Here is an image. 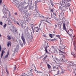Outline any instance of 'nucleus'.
<instances>
[{
  "mask_svg": "<svg viewBox=\"0 0 76 76\" xmlns=\"http://www.w3.org/2000/svg\"><path fill=\"white\" fill-rule=\"evenodd\" d=\"M75 64V62L72 63L73 66H74V67H76V64Z\"/></svg>",
  "mask_w": 76,
  "mask_h": 76,
  "instance_id": "obj_35",
  "label": "nucleus"
},
{
  "mask_svg": "<svg viewBox=\"0 0 76 76\" xmlns=\"http://www.w3.org/2000/svg\"><path fill=\"white\" fill-rule=\"evenodd\" d=\"M35 29H37V30L36 31V32H38L39 30V28H38V27L35 28Z\"/></svg>",
  "mask_w": 76,
  "mask_h": 76,
  "instance_id": "obj_21",
  "label": "nucleus"
},
{
  "mask_svg": "<svg viewBox=\"0 0 76 76\" xmlns=\"http://www.w3.org/2000/svg\"><path fill=\"white\" fill-rule=\"evenodd\" d=\"M51 41H57V39H52Z\"/></svg>",
  "mask_w": 76,
  "mask_h": 76,
  "instance_id": "obj_49",
  "label": "nucleus"
},
{
  "mask_svg": "<svg viewBox=\"0 0 76 76\" xmlns=\"http://www.w3.org/2000/svg\"><path fill=\"white\" fill-rule=\"evenodd\" d=\"M42 24V23L41 22L40 24H39V27H40V26H41V24Z\"/></svg>",
  "mask_w": 76,
  "mask_h": 76,
  "instance_id": "obj_45",
  "label": "nucleus"
},
{
  "mask_svg": "<svg viewBox=\"0 0 76 76\" xmlns=\"http://www.w3.org/2000/svg\"><path fill=\"white\" fill-rule=\"evenodd\" d=\"M34 69H35V68H36V67H35V66H34Z\"/></svg>",
  "mask_w": 76,
  "mask_h": 76,
  "instance_id": "obj_64",
  "label": "nucleus"
},
{
  "mask_svg": "<svg viewBox=\"0 0 76 76\" xmlns=\"http://www.w3.org/2000/svg\"><path fill=\"white\" fill-rule=\"evenodd\" d=\"M71 54H72V55L73 56L74 58H76V54H74V53H73V52L72 53V52H71Z\"/></svg>",
  "mask_w": 76,
  "mask_h": 76,
  "instance_id": "obj_14",
  "label": "nucleus"
},
{
  "mask_svg": "<svg viewBox=\"0 0 76 76\" xmlns=\"http://www.w3.org/2000/svg\"><path fill=\"white\" fill-rule=\"evenodd\" d=\"M7 37L8 38V39H9V40H10V39H11L12 38L9 35L7 36Z\"/></svg>",
  "mask_w": 76,
  "mask_h": 76,
  "instance_id": "obj_20",
  "label": "nucleus"
},
{
  "mask_svg": "<svg viewBox=\"0 0 76 76\" xmlns=\"http://www.w3.org/2000/svg\"><path fill=\"white\" fill-rule=\"evenodd\" d=\"M61 73H64V71H62L61 72Z\"/></svg>",
  "mask_w": 76,
  "mask_h": 76,
  "instance_id": "obj_61",
  "label": "nucleus"
},
{
  "mask_svg": "<svg viewBox=\"0 0 76 76\" xmlns=\"http://www.w3.org/2000/svg\"><path fill=\"white\" fill-rule=\"evenodd\" d=\"M33 16L35 17H39V14H38V10H35L33 13Z\"/></svg>",
  "mask_w": 76,
  "mask_h": 76,
  "instance_id": "obj_3",
  "label": "nucleus"
},
{
  "mask_svg": "<svg viewBox=\"0 0 76 76\" xmlns=\"http://www.w3.org/2000/svg\"><path fill=\"white\" fill-rule=\"evenodd\" d=\"M63 27H66V25H65V24L63 23Z\"/></svg>",
  "mask_w": 76,
  "mask_h": 76,
  "instance_id": "obj_40",
  "label": "nucleus"
},
{
  "mask_svg": "<svg viewBox=\"0 0 76 76\" xmlns=\"http://www.w3.org/2000/svg\"><path fill=\"white\" fill-rule=\"evenodd\" d=\"M59 50V52L61 53H62L63 54H65V53L64 52H63L61 51V50L58 49Z\"/></svg>",
  "mask_w": 76,
  "mask_h": 76,
  "instance_id": "obj_26",
  "label": "nucleus"
},
{
  "mask_svg": "<svg viewBox=\"0 0 76 76\" xmlns=\"http://www.w3.org/2000/svg\"><path fill=\"white\" fill-rule=\"evenodd\" d=\"M16 5H18V4H19V1H18L17 2H16Z\"/></svg>",
  "mask_w": 76,
  "mask_h": 76,
  "instance_id": "obj_36",
  "label": "nucleus"
},
{
  "mask_svg": "<svg viewBox=\"0 0 76 76\" xmlns=\"http://www.w3.org/2000/svg\"><path fill=\"white\" fill-rule=\"evenodd\" d=\"M16 66H15L14 67V70H16Z\"/></svg>",
  "mask_w": 76,
  "mask_h": 76,
  "instance_id": "obj_48",
  "label": "nucleus"
},
{
  "mask_svg": "<svg viewBox=\"0 0 76 76\" xmlns=\"http://www.w3.org/2000/svg\"><path fill=\"white\" fill-rule=\"evenodd\" d=\"M26 75H27V76H29L28 75H27L26 74L24 73L23 74V76H26Z\"/></svg>",
  "mask_w": 76,
  "mask_h": 76,
  "instance_id": "obj_37",
  "label": "nucleus"
},
{
  "mask_svg": "<svg viewBox=\"0 0 76 76\" xmlns=\"http://www.w3.org/2000/svg\"><path fill=\"white\" fill-rule=\"evenodd\" d=\"M49 36H50V38H53V35H52V34H50Z\"/></svg>",
  "mask_w": 76,
  "mask_h": 76,
  "instance_id": "obj_38",
  "label": "nucleus"
},
{
  "mask_svg": "<svg viewBox=\"0 0 76 76\" xmlns=\"http://www.w3.org/2000/svg\"><path fill=\"white\" fill-rule=\"evenodd\" d=\"M56 12H54L53 13V15H54L56 16H57V15H56Z\"/></svg>",
  "mask_w": 76,
  "mask_h": 76,
  "instance_id": "obj_32",
  "label": "nucleus"
},
{
  "mask_svg": "<svg viewBox=\"0 0 76 76\" xmlns=\"http://www.w3.org/2000/svg\"><path fill=\"white\" fill-rule=\"evenodd\" d=\"M43 37H46V35H45V34L43 35Z\"/></svg>",
  "mask_w": 76,
  "mask_h": 76,
  "instance_id": "obj_58",
  "label": "nucleus"
},
{
  "mask_svg": "<svg viewBox=\"0 0 76 76\" xmlns=\"http://www.w3.org/2000/svg\"><path fill=\"white\" fill-rule=\"evenodd\" d=\"M7 45V47H9V45H10V47H11V42L10 41L9 42H8Z\"/></svg>",
  "mask_w": 76,
  "mask_h": 76,
  "instance_id": "obj_16",
  "label": "nucleus"
},
{
  "mask_svg": "<svg viewBox=\"0 0 76 76\" xmlns=\"http://www.w3.org/2000/svg\"><path fill=\"white\" fill-rule=\"evenodd\" d=\"M59 47L61 50H63V49H64V48H65L66 47V46L61 43V44H60V45L59 46Z\"/></svg>",
  "mask_w": 76,
  "mask_h": 76,
  "instance_id": "obj_7",
  "label": "nucleus"
},
{
  "mask_svg": "<svg viewBox=\"0 0 76 76\" xmlns=\"http://www.w3.org/2000/svg\"><path fill=\"white\" fill-rule=\"evenodd\" d=\"M20 23V24H21V25H23V20H21Z\"/></svg>",
  "mask_w": 76,
  "mask_h": 76,
  "instance_id": "obj_25",
  "label": "nucleus"
},
{
  "mask_svg": "<svg viewBox=\"0 0 76 76\" xmlns=\"http://www.w3.org/2000/svg\"><path fill=\"white\" fill-rule=\"evenodd\" d=\"M41 0H39V1H35V4H37V3H39V2H41Z\"/></svg>",
  "mask_w": 76,
  "mask_h": 76,
  "instance_id": "obj_22",
  "label": "nucleus"
},
{
  "mask_svg": "<svg viewBox=\"0 0 76 76\" xmlns=\"http://www.w3.org/2000/svg\"><path fill=\"white\" fill-rule=\"evenodd\" d=\"M7 26V24H5L4 26V28H6Z\"/></svg>",
  "mask_w": 76,
  "mask_h": 76,
  "instance_id": "obj_44",
  "label": "nucleus"
},
{
  "mask_svg": "<svg viewBox=\"0 0 76 76\" xmlns=\"http://www.w3.org/2000/svg\"><path fill=\"white\" fill-rule=\"evenodd\" d=\"M19 50V47H17L15 48L14 51H18Z\"/></svg>",
  "mask_w": 76,
  "mask_h": 76,
  "instance_id": "obj_18",
  "label": "nucleus"
},
{
  "mask_svg": "<svg viewBox=\"0 0 76 76\" xmlns=\"http://www.w3.org/2000/svg\"><path fill=\"white\" fill-rule=\"evenodd\" d=\"M54 50H55V51H57V50H56V49H54Z\"/></svg>",
  "mask_w": 76,
  "mask_h": 76,
  "instance_id": "obj_60",
  "label": "nucleus"
},
{
  "mask_svg": "<svg viewBox=\"0 0 76 76\" xmlns=\"http://www.w3.org/2000/svg\"><path fill=\"white\" fill-rule=\"evenodd\" d=\"M19 42L20 45H21V47H23V43H22V41H21L20 40Z\"/></svg>",
  "mask_w": 76,
  "mask_h": 76,
  "instance_id": "obj_11",
  "label": "nucleus"
},
{
  "mask_svg": "<svg viewBox=\"0 0 76 76\" xmlns=\"http://www.w3.org/2000/svg\"><path fill=\"white\" fill-rule=\"evenodd\" d=\"M56 37H58L59 39H60V35H56Z\"/></svg>",
  "mask_w": 76,
  "mask_h": 76,
  "instance_id": "obj_29",
  "label": "nucleus"
},
{
  "mask_svg": "<svg viewBox=\"0 0 76 76\" xmlns=\"http://www.w3.org/2000/svg\"><path fill=\"white\" fill-rule=\"evenodd\" d=\"M42 18L43 19H44V16H42Z\"/></svg>",
  "mask_w": 76,
  "mask_h": 76,
  "instance_id": "obj_57",
  "label": "nucleus"
},
{
  "mask_svg": "<svg viewBox=\"0 0 76 76\" xmlns=\"http://www.w3.org/2000/svg\"><path fill=\"white\" fill-rule=\"evenodd\" d=\"M53 68L54 69H56V66H53Z\"/></svg>",
  "mask_w": 76,
  "mask_h": 76,
  "instance_id": "obj_51",
  "label": "nucleus"
},
{
  "mask_svg": "<svg viewBox=\"0 0 76 76\" xmlns=\"http://www.w3.org/2000/svg\"><path fill=\"white\" fill-rule=\"evenodd\" d=\"M12 32H13V33L14 34V35H16L17 33H18V31H17V30L16 29H14L13 28L12 30H11Z\"/></svg>",
  "mask_w": 76,
  "mask_h": 76,
  "instance_id": "obj_8",
  "label": "nucleus"
},
{
  "mask_svg": "<svg viewBox=\"0 0 76 76\" xmlns=\"http://www.w3.org/2000/svg\"><path fill=\"white\" fill-rule=\"evenodd\" d=\"M70 31H71L72 34H73V30L72 29H69Z\"/></svg>",
  "mask_w": 76,
  "mask_h": 76,
  "instance_id": "obj_33",
  "label": "nucleus"
},
{
  "mask_svg": "<svg viewBox=\"0 0 76 76\" xmlns=\"http://www.w3.org/2000/svg\"><path fill=\"white\" fill-rule=\"evenodd\" d=\"M25 10H23V13H24V14H26V11H24Z\"/></svg>",
  "mask_w": 76,
  "mask_h": 76,
  "instance_id": "obj_27",
  "label": "nucleus"
},
{
  "mask_svg": "<svg viewBox=\"0 0 76 76\" xmlns=\"http://www.w3.org/2000/svg\"><path fill=\"white\" fill-rule=\"evenodd\" d=\"M36 73H42V72L41 71L37 72H36Z\"/></svg>",
  "mask_w": 76,
  "mask_h": 76,
  "instance_id": "obj_52",
  "label": "nucleus"
},
{
  "mask_svg": "<svg viewBox=\"0 0 76 76\" xmlns=\"http://www.w3.org/2000/svg\"><path fill=\"white\" fill-rule=\"evenodd\" d=\"M7 73L8 74H9V72H8V71L7 70V69H6V70Z\"/></svg>",
  "mask_w": 76,
  "mask_h": 76,
  "instance_id": "obj_47",
  "label": "nucleus"
},
{
  "mask_svg": "<svg viewBox=\"0 0 76 76\" xmlns=\"http://www.w3.org/2000/svg\"><path fill=\"white\" fill-rule=\"evenodd\" d=\"M1 51V46L0 45V51Z\"/></svg>",
  "mask_w": 76,
  "mask_h": 76,
  "instance_id": "obj_43",
  "label": "nucleus"
},
{
  "mask_svg": "<svg viewBox=\"0 0 76 76\" xmlns=\"http://www.w3.org/2000/svg\"><path fill=\"white\" fill-rule=\"evenodd\" d=\"M9 51L8 50L7 52V55L5 56V58H7L9 56Z\"/></svg>",
  "mask_w": 76,
  "mask_h": 76,
  "instance_id": "obj_17",
  "label": "nucleus"
},
{
  "mask_svg": "<svg viewBox=\"0 0 76 76\" xmlns=\"http://www.w3.org/2000/svg\"><path fill=\"white\" fill-rule=\"evenodd\" d=\"M47 65L48 69H51V66H50L49 64H48Z\"/></svg>",
  "mask_w": 76,
  "mask_h": 76,
  "instance_id": "obj_23",
  "label": "nucleus"
},
{
  "mask_svg": "<svg viewBox=\"0 0 76 76\" xmlns=\"http://www.w3.org/2000/svg\"><path fill=\"white\" fill-rule=\"evenodd\" d=\"M18 8L20 10H20H23H23H26L28 8V6H26L24 8L23 4H20L19 6H18Z\"/></svg>",
  "mask_w": 76,
  "mask_h": 76,
  "instance_id": "obj_2",
  "label": "nucleus"
},
{
  "mask_svg": "<svg viewBox=\"0 0 76 76\" xmlns=\"http://www.w3.org/2000/svg\"><path fill=\"white\" fill-rule=\"evenodd\" d=\"M8 23L9 25H11V24H12V22L10 21H8Z\"/></svg>",
  "mask_w": 76,
  "mask_h": 76,
  "instance_id": "obj_30",
  "label": "nucleus"
},
{
  "mask_svg": "<svg viewBox=\"0 0 76 76\" xmlns=\"http://www.w3.org/2000/svg\"><path fill=\"white\" fill-rule=\"evenodd\" d=\"M24 21L26 23L28 22V16H23Z\"/></svg>",
  "mask_w": 76,
  "mask_h": 76,
  "instance_id": "obj_4",
  "label": "nucleus"
},
{
  "mask_svg": "<svg viewBox=\"0 0 76 76\" xmlns=\"http://www.w3.org/2000/svg\"><path fill=\"white\" fill-rule=\"evenodd\" d=\"M49 47V46H46V47H45V46H44V48L45 49L46 52L47 53H48V54H49V52H48L47 51V47Z\"/></svg>",
  "mask_w": 76,
  "mask_h": 76,
  "instance_id": "obj_9",
  "label": "nucleus"
},
{
  "mask_svg": "<svg viewBox=\"0 0 76 76\" xmlns=\"http://www.w3.org/2000/svg\"><path fill=\"white\" fill-rule=\"evenodd\" d=\"M51 11L52 12H54V10H53V9H51Z\"/></svg>",
  "mask_w": 76,
  "mask_h": 76,
  "instance_id": "obj_56",
  "label": "nucleus"
},
{
  "mask_svg": "<svg viewBox=\"0 0 76 76\" xmlns=\"http://www.w3.org/2000/svg\"><path fill=\"white\" fill-rule=\"evenodd\" d=\"M69 36H70V37H71V38H72V35H71V34H69V33L68 34Z\"/></svg>",
  "mask_w": 76,
  "mask_h": 76,
  "instance_id": "obj_41",
  "label": "nucleus"
},
{
  "mask_svg": "<svg viewBox=\"0 0 76 76\" xmlns=\"http://www.w3.org/2000/svg\"><path fill=\"white\" fill-rule=\"evenodd\" d=\"M55 26L56 28H57V25L55 24Z\"/></svg>",
  "mask_w": 76,
  "mask_h": 76,
  "instance_id": "obj_55",
  "label": "nucleus"
},
{
  "mask_svg": "<svg viewBox=\"0 0 76 76\" xmlns=\"http://www.w3.org/2000/svg\"><path fill=\"white\" fill-rule=\"evenodd\" d=\"M50 3H51V5L53 7V6H54V4H53V2H52V1H51Z\"/></svg>",
  "mask_w": 76,
  "mask_h": 76,
  "instance_id": "obj_34",
  "label": "nucleus"
},
{
  "mask_svg": "<svg viewBox=\"0 0 76 76\" xmlns=\"http://www.w3.org/2000/svg\"><path fill=\"white\" fill-rule=\"evenodd\" d=\"M59 72H59V71H57V75H59V74H60Z\"/></svg>",
  "mask_w": 76,
  "mask_h": 76,
  "instance_id": "obj_50",
  "label": "nucleus"
},
{
  "mask_svg": "<svg viewBox=\"0 0 76 76\" xmlns=\"http://www.w3.org/2000/svg\"><path fill=\"white\" fill-rule=\"evenodd\" d=\"M60 61H64V62H66L67 61L65 60L64 61L63 58H61L60 59Z\"/></svg>",
  "mask_w": 76,
  "mask_h": 76,
  "instance_id": "obj_13",
  "label": "nucleus"
},
{
  "mask_svg": "<svg viewBox=\"0 0 76 76\" xmlns=\"http://www.w3.org/2000/svg\"><path fill=\"white\" fill-rule=\"evenodd\" d=\"M46 57H47V55L45 56H43V59L44 60H45V59L46 58Z\"/></svg>",
  "mask_w": 76,
  "mask_h": 76,
  "instance_id": "obj_28",
  "label": "nucleus"
},
{
  "mask_svg": "<svg viewBox=\"0 0 76 76\" xmlns=\"http://www.w3.org/2000/svg\"><path fill=\"white\" fill-rule=\"evenodd\" d=\"M33 70V69H31V70H30V72L29 73H28V74L29 75V76H30L31 75H32L33 73H32V71Z\"/></svg>",
  "mask_w": 76,
  "mask_h": 76,
  "instance_id": "obj_12",
  "label": "nucleus"
},
{
  "mask_svg": "<svg viewBox=\"0 0 76 76\" xmlns=\"http://www.w3.org/2000/svg\"><path fill=\"white\" fill-rule=\"evenodd\" d=\"M68 0H62L61 6L59 7V10H61V12L65 11V9H67L70 6V4H67Z\"/></svg>",
  "mask_w": 76,
  "mask_h": 76,
  "instance_id": "obj_1",
  "label": "nucleus"
},
{
  "mask_svg": "<svg viewBox=\"0 0 76 76\" xmlns=\"http://www.w3.org/2000/svg\"><path fill=\"white\" fill-rule=\"evenodd\" d=\"M4 15L3 16V18H7V14L5 13L4 12Z\"/></svg>",
  "mask_w": 76,
  "mask_h": 76,
  "instance_id": "obj_10",
  "label": "nucleus"
},
{
  "mask_svg": "<svg viewBox=\"0 0 76 76\" xmlns=\"http://www.w3.org/2000/svg\"><path fill=\"white\" fill-rule=\"evenodd\" d=\"M21 39L24 45H25L26 44V42H25V39L23 36V35L22 34L21 36Z\"/></svg>",
  "mask_w": 76,
  "mask_h": 76,
  "instance_id": "obj_5",
  "label": "nucleus"
},
{
  "mask_svg": "<svg viewBox=\"0 0 76 76\" xmlns=\"http://www.w3.org/2000/svg\"><path fill=\"white\" fill-rule=\"evenodd\" d=\"M2 2V0H0V4H1Z\"/></svg>",
  "mask_w": 76,
  "mask_h": 76,
  "instance_id": "obj_46",
  "label": "nucleus"
},
{
  "mask_svg": "<svg viewBox=\"0 0 76 76\" xmlns=\"http://www.w3.org/2000/svg\"><path fill=\"white\" fill-rule=\"evenodd\" d=\"M3 13H4H4H6V12H5V11H4V10H3Z\"/></svg>",
  "mask_w": 76,
  "mask_h": 76,
  "instance_id": "obj_59",
  "label": "nucleus"
},
{
  "mask_svg": "<svg viewBox=\"0 0 76 76\" xmlns=\"http://www.w3.org/2000/svg\"><path fill=\"white\" fill-rule=\"evenodd\" d=\"M36 69H37V68H34V71H35V72H38V71H37V70Z\"/></svg>",
  "mask_w": 76,
  "mask_h": 76,
  "instance_id": "obj_39",
  "label": "nucleus"
},
{
  "mask_svg": "<svg viewBox=\"0 0 76 76\" xmlns=\"http://www.w3.org/2000/svg\"><path fill=\"white\" fill-rule=\"evenodd\" d=\"M15 15H18V13L17 12H15Z\"/></svg>",
  "mask_w": 76,
  "mask_h": 76,
  "instance_id": "obj_53",
  "label": "nucleus"
},
{
  "mask_svg": "<svg viewBox=\"0 0 76 76\" xmlns=\"http://www.w3.org/2000/svg\"><path fill=\"white\" fill-rule=\"evenodd\" d=\"M1 34H0V38H1Z\"/></svg>",
  "mask_w": 76,
  "mask_h": 76,
  "instance_id": "obj_62",
  "label": "nucleus"
},
{
  "mask_svg": "<svg viewBox=\"0 0 76 76\" xmlns=\"http://www.w3.org/2000/svg\"><path fill=\"white\" fill-rule=\"evenodd\" d=\"M4 53H5V52H4V50H3L1 53V58H2V57H3V54H4Z\"/></svg>",
  "mask_w": 76,
  "mask_h": 76,
  "instance_id": "obj_15",
  "label": "nucleus"
},
{
  "mask_svg": "<svg viewBox=\"0 0 76 76\" xmlns=\"http://www.w3.org/2000/svg\"><path fill=\"white\" fill-rule=\"evenodd\" d=\"M67 33L68 34H69V30H68V31H67Z\"/></svg>",
  "mask_w": 76,
  "mask_h": 76,
  "instance_id": "obj_54",
  "label": "nucleus"
},
{
  "mask_svg": "<svg viewBox=\"0 0 76 76\" xmlns=\"http://www.w3.org/2000/svg\"><path fill=\"white\" fill-rule=\"evenodd\" d=\"M63 30H65L66 31V32H67V29L66 28V27H63Z\"/></svg>",
  "mask_w": 76,
  "mask_h": 76,
  "instance_id": "obj_19",
  "label": "nucleus"
},
{
  "mask_svg": "<svg viewBox=\"0 0 76 76\" xmlns=\"http://www.w3.org/2000/svg\"><path fill=\"white\" fill-rule=\"evenodd\" d=\"M35 28H34L33 27L31 28L33 32V33H34V31H35Z\"/></svg>",
  "mask_w": 76,
  "mask_h": 76,
  "instance_id": "obj_31",
  "label": "nucleus"
},
{
  "mask_svg": "<svg viewBox=\"0 0 76 76\" xmlns=\"http://www.w3.org/2000/svg\"><path fill=\"white\" fill-rule=\"evenodd\" d=\"M45 19H47L46 20H41V22L42 23V22H43L44 23V21H45V22H47V23H50V22L48 21V18L46 17L45 18Z\"/></svg>",
  "mask_w": 76,
  "mask_h": 76,
  "instance_id": "obj_6",
  "label": "nucleus"
},
{
  "mask_svg": "<svg viewBox=\"0 0 76 76\" xmlns=\"http://www.w3.org/2000/svg\"><path fill=\"white\" fill-rule=\"evenodd\" d=\"M35 10H37V9L38 8V7H37V4H35Z\"/></svg>",
  "mask_w": 76,
  "mask_h": 76,
  "instance_id": "obj_24",
  "label": "nucleus"
},
{
  "mask_svg": "<svg viewBox=\"0 0 76 76\" xmlns=\"http://www.w3.org/2000/svg\"><path fill=\"white\" fill-rule=\"evenodd\" d=\"M0 25H3V22H0Z\"/></svg>",
  "mask_w": 76,
  "mask_h": 76,
  "instance_id": "obj_42",
  "label": "nucleus"
},
{
  "mask_svg": "<svg viewBox=\"0 0 76 76\" xmlns=\"http://www.w3.org/2000/svg\"><path fill=\"white\" fill-rule=\"evenodd\" d=\"M49 40H50V41H51V40H52V39H49Z\"/></svg>",
  "mask_w": 76,
  "mask_h": 76,
  "instance_id": "obj_63",
  "label": "nucleus"
}]
</instances>
